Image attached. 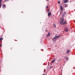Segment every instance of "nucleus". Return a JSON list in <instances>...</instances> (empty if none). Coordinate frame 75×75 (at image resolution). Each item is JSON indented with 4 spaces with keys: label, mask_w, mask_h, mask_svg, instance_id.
Segmentation results:
<instances>
[{
    "label": "nucleus",
    "mask_w": 75,
    "mask_h": 75,
    "mask_svg": "<svg viewBox=\"0 0 75 75\" xmlns=\"http://www.w3.org/2000/svg\"><path fill=\"white\" fill-rule=\"evenodd\" d=\"M60 37V35L57 36V35H55L53 39V40H54V41H56V39H58L59 37Z\"/></svg>",
    "instance_id": "f257e3e1"
},
{
    "label": "nucleus",
    "mask_w": 75,
    "mask_h": 75,
    "mask_svg": "<svg viewBox=\"0 0 75 75\" xmlns=\"http://www.w3.org/2000/svg\"><path fill=\"white\" fill-rule=\"evenodd\" d=\"M59 23H60V24H63V25H64V24H67V21H65L64 22H59Z\"/></svg>",
    "instance_id": "f03ea898"
},
{
    "label": "nucleus",
    "mask_w": 75,
    "mask_h": 75,
    "mask_svg": "<svg viewBox=\"0 0 75 75\" xmlns=\"http://www.w3.org/2000/svg\"><path fill=\"white\" fill-rule=\"evenodd\" d=\"M60 10H61V12H60V14H61V12H62V11H63V8L62 7V6H60Z\"/></svg>",
    "instance_id": "7ed1b4c3"
},
{
    "label": "nucleus",
    "mask_w": 75,
    "mask_h": 75,
    "mask_svg": "<svg viewBox=\"0 0 75 75\" xmlns=\"http://www.w3.org/2000/svg\"><path fill=\"white\" fill-rule=\"evenodd\" d=\"M66 14H67V13H66V12H64L63 13L62 15V17H65V16H66Z\"/></svg>",
    "instance_id": "20e7f679"
},
{
    "label": "nucleus",
    "mask_w": 75,
    "mask_h": 75,
    "mask_svg": "<svg viewBox=\"0 0 75 75\" xmlns=\"http://www.w3.org/2000/svg\"><path fill=\"white\" fill-rule=\"evenodd\" d=\"M55 58H54L53 60L52 61H51L52 63H54L55 61Z\"/></svg>",
    "instance_id": "39448f33"
},
{
    "label": "nucleus",
    "mask_w": 75,
    "mask_h": 75,
    "mask_svg": "<svg viewBox=\"0 0 75 75\" xmlns=\"http://www.w3.org/2000/svg\"><path fill=\"white\" fill-rule=\"evenodd\" d=\"M63 21L64 19L62 18H61L60 19V22H62H62H63Z\"/></svg>",
    "instance_id": "423d86ee"
},
{
    "label": "nucleus",
    "mask_w": 75,
    "mask_h": 75,
    "mask_svg": "<svg viewBox=\"0 0 75 75\" xmlns=\"http://www.w3.org/2000/svg\"><path fill=\"white\" fill-rule=\"evenodd\" d=\"M1 2H2V0H0V7H1Z\"/></svg>",
    "instance_id": "0eeeda50"
},
{
    "label": "nucleus",
    "mask_w": 75,
    "mask_h": 75,
    "mask_svg": "<svg viewBox=\"0 0 75 75\" xmlns=\"http://www.w3.org/2000/svg\"><path fill=\"white\" fill-rule=\"evenodd\" d=\"M64 7H68V5L67 4H64Z\"/></svg>",
    "instance_id": "6e6552de"
},
{
    "label": "nucleus",
    "mask_w": 75,
    "mask_h": 75,
    "mask_svg": "<svg viewBox=\"0 0 75 75\" xmlns=\"http://www.w3.org/2000/svg\"><path fill=\"white\" fill-rule=\"evenodd\" d=\"M69 52H70V51H69V50H67V51L66 53H67V54H68V53H69Z\"/></svg>",
    "instance_id": "1a4fd4ad"
},
{
    "label": "nucleus",
    "mask_w": 75,
    "mask_h": 75,
    "mask_svg": "<svg viewBox=\"0 0 75 75\" xmlns=\"http://www.w3.org/2000/svg\"><path fill=\"white\" fill-rule=\"evenodd\" d=\"M68 29L67 28H65L64 30V31H65V32H68Z\"/></svg>",
    "instance_id": "9d476101"
},
{
    "label": "nucleus",
    "mask_w": 75,
    "mask_h": 75,
    "mask_svg": "<svg viewBox=\"0 0 75 75\" xmlns=\"http://www.w3.org/2000/svg\"><path fill=\"white\" fill-rule=\"evenodd\" d=\"M50 35H51V34H50V33H49L47 34V37H48L49 36H50Z\"/></svg>",
    "instance_id": "9b49d317"
},
{
    "label": "nucleus",
    "mask_w": 75,
    "mask_h": 75,
    "mask_svg": "<svg viewBox=\"0 0 75 75\" xmlns=\"http://www.w3.org/2000/svg\"><path fill=\"white\" fill-rule=\"evenodd\" d=\"M51 15V12H49L48 13V16H50Z\"/></svg>",
    "instance_id": "f8f14e48"
},
{
    "label": "nucleus",
    "mask_w": 75,
    "mask_h": 75,
    "mask_svg": "<svg viewBox=\"0 0 75 75\" xmlns=\"http://www.w3.org/2000/svg\"><path fill=\"white\" fill-rule=\"evenodd\" d=\"M64 3H68V1H67V0H65V1H64Z\"/></svg>",
    "instance_id": "ddd939ff"
},
{
    "label": "nucleus",
    "mask_w": 75,
    "mask_h": 75,
    "mask_svg": "<svg viewBox=\"0 0 75 75\" xmlns=\"http://www.w3.org/2000/svg\"><path fill=\"white\" fill-rule=\"evenodd\" d=\"M2 7L3 8H5V7H6V5H5V4H4L3 5Z\"/></svg>",
    "instance_id": "4468645a"
},
{
    "label": "nucleus",
    "mask_w": 75,
    "mask_h": 75,
    "mask_svg": "<svg viewBox=\"0 0 75 75\" xmlns=\"http://www.w3.org/2000/svg\"><path fill=\"white\" fill-rule=\"evenodd\" d=\"M65 58L66 59V60H67V61H68V59H69V58H68V57H65Z\"/></svg>",
    "instance_id": "2eb2a0df"
},
{
    "label": "nucleus",
    "mask_w": 75,
    "mask_h": 75,
    "mask_svg": "<svg viewBox=\"0 0 75 75\" xmlns=\"http://www.w3.org/2000/svg\"><path fill=\"white\" fill-rule=\"evenodd\" d=\"M3 40V38H0V41H2Z\"/></svg>",
    "instance_id": "dca6fc26"
},
{
    "label": "nucleus",
    "mask_w": 75,
    "mask_h": 75,
    "mask_svg": "<svg viewBox=\"0 0 75 75\" xmlns=\"http://www.w3.org/2000/svg\"><path fill=\"white\" fill-rule=\"evenodd\" d=\"M54 26L55 28L56 27V25L55 24H54Z\"/></svg>",
    "instance_id": "f3484780"
},
{
    "label": "nucleus",
    "mask_w": 75,
    "mask_h": 75,
    "mask_svg": "<svg viewBox=\"0 0 75 75\" xmlns=\"http://www.w3.org/2000/svg\"><path fill=\"white\" fill-rule=\"evenodd\" d=\"M48 7V6H47L46 7V8H47Z\"/></svg>",
    "instance_id": "a211bd4d"
},
{
    "label": "nucleus",
    "mask_w": 75,
    "mask_h": 75,
    "mask_svg": "<svg viewBox=\"0 0 75 75\" xmlns=\"http://www.w3.org/2000/svg\"><path fill=\"white\" fill-rule=\"evenodd\" d=\"M5 1H9V0H5Z\"/></svg>",
    "instance_id": "6ab92c4d"
},
{
    "label": "nucleus",
    "mask_w": 75,
    "mask_h": 75,
    "mask_svg": "<svg viewBox=\"0 0 75 75\" xmlns=\"http://www.w3.org/2000/svg\"><path fill=\"white\" fill-rule=\"evenodd\" d=\"M50 11L49 10H47V13H48V11Z\"/></svg>",
    "instance_id": "aec40b11"
},
{
    "label": "nucleus",
    "mask_w": 75,
    "mask_h": 75,
    "mask_svg": "<svg viewBox=\"0 0 75 75\" xmlns=\"http://www.w3.org/2000/svg\"><path fill=\"white\" fill-rule=\"evenodd\" d=\"M59 3H60V1H59L58 2V4H59Z\"/></svg>",
    "instance_id": "412c9836"
},
{
    "label": "nucleus",
    "mask_w": 75,
    "mask_h": 75,
    "mask_svg": "<svg viewBox=\"0 0 75 75\" xmlns=\"http://www.w3.org/2000/svg\"><path fill=\"white\" fill-rule=\"evenodd\" d=\"M0 46L1 47H2V45H0Z\"/></svg>",
    "instance_id": "4be33fe9"
},
{
    "label": "nucleus",
    "mask_w": 75,
    "mask_h": 75,
    "mask_svg": "<svg viewBox=\"0 0 75 75\" xmlns=\"http://www.w3.org/2000/svg\"><path fill=\"white\" fill-rule=\"evenodd\" d=\"M52 68V66H51V67H50V68Z\"/></svg>",
    "instance_id": "5701e85b"
},
{
    "label": "nucleus",
    "mask_w": 75,
    "mask_h": 75,
    "mask_svg": "<svg viewBox=\"0 0 75 75\" xmlns=\"http://www.w3.org/2000/svg\"><path fill=\"white\" fill-rule=\"evenodd\" d=\"M45 70H44V72H45Z\"/></svg>",
    "instance_id": "b1692460"
},
{
    "label": "nucleus",
    "mask_w": 75,
    "mask_h": 75,
    "mask_svg": "<svg viewBox=\"0 0 75 75\" xmlns=\"http://www.w3.org/2000/svg\"><path fill=\"white\" fill-rule=\"evenodd\" d=\"M12 1L13 0H11Z\"/></svg>",
    "instance_id": "393cba45"
}]
</instances>
